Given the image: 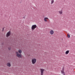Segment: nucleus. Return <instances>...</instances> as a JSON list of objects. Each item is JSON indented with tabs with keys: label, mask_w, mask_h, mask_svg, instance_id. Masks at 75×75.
<instances>
[{
	"label": "nucleus",
	"mask_w": 75,
	"mask_h": 75,
	"mask_svg": "<svg viewBox=\"0 0 75 75\" xmlns=\"http://www.w3.org/2000/svg\"><path fill=\"white\" fill-rule=\"evenodd\" d=\"M37 62V59H36L33 58L32 59V64H35Z\"/></svg>",
	"instance_id": "obj_1"
},
{
	"label": "nucleus",
	"mask_w": 75,
	"mask_h": 75,
	"mask_svg": "<svg viewBox=\"0 0 75 75\" xmlns=\"http://www.w3.org/2000/svg\"><path fill=\"white\" fill-rule=\"evenodd\" d=\"M16 56L19 57V58H21L22 57V55L21 53H19L18 52H16Z\"/></svg>",
	"instance_id": "obj_2"
},
{
	"label": "nucleus",
	"mask_w": 75,
	"mask_h": 75,
	"mask_svg": "<svg viewBox=\"0 0 75 75\" xmlns=\"http://www.w3.org/2000/svg\"><path fill=\"white\" fill-rule=\"evenodd\" d=\"M37 28V25H32L31 27V29L32 31H33Z\"/></svg>",
	"instance_id": "obj_3"
},
{
	"label": "nucleus",
	"mask_w": 75,
	"mask_h": 75,
	"mask_svg": "<svg viewBox=\"0 0 75 75\" xmlns=\"http://www.w3.org/2000/svg\"><path fill=\"white\" fill-rule=\"evenodd\" d=\"M40 71L41 73V75H44V69H40Z\"/></svg>",
	"instance_id": "obj_4"
},
{
	"label": "nucleus",
	"mask_w": 75,
	"mask_h": 75,
	"mask_svg": "<svg viewBox=\"0 0 75 75\" xmlns=\"http://www.w3.org/2000/svg\"><path fill=\"white\" fill-rule=\"evenodd\" d=\"M11 35V32L10 31H9L7 33L6 35V37H8L10 35Z\"/></svg>",
	"instance_id": "obj_5"
},
{
	"label": "nucleus",
	"mask_w": 75,
	"mask_h": 75,
	"mask_svg": "<svg viewBox=\"0 0 75 75\" xmlns=\"http://www.w3.org/2000/svg\"><path fill=\"white\" fill-rule=\"evenodd\" d=\"M50 35H53L54 34V32L53 30H51L50 31Z\"/></svg>",
	"instance_id": "obj_6"
},
{
	"label": "nucleus",
	"mask_w": 75,
	"mask_h": 75,
	"mask_svg": "<svg viewBox=\"0 0 75 75\" xmlns=\"http://www.w3.org/2000/svg\"><path fill=\"white\" fill-rule=\"evenodd\" d=\"M61 72L63 75H65V73L64 72V69H63L61 71Z\"/></svg>",
	"instance_id": "obj_7"
},
{
	"label": "nucleus",
	"mask_w": 75,
	"mask_h": 75,
	"mask_svg": "<svg viewBox=\"0 0 75 75\" xmlns=\"http://www.w3.org/2000/svg\"><path fill=\"white\" fill-rule=\"evenodd\" d=\"M58 12L59 14H62L63 13L62 10L59 11H58Z\"/></svg>",
	"instance_id": "obj_8"
},
{
	"label": "nucleus",
	"mask_w": 75,
	"mask_h": 75,
	"mask_svg": "<svg viewBox=\"0 0 75 75\" xmlns=\"http://www.w3.org/2000/svg\"><path fill=\"white\" fill-rule=\"evenodd\" d=\"M48 18H45L44 19V21L45 22H47L48 21Z\"/></svg>",
	"instance_id": "obj_9"
},
{
	"label": "nucleus",
	"mask_w": 75,
	"mask_h": 75,
	"mask_svg": "<svg viewBox=\"0 0 75 75\" xmlns=\"http://www.w3.org/2000/svg\"><path fill=\"white\" fill-rule=\"evenodd\" d=\"M7 65L8 67H11V64L10 63H7Z\"/></svg>",
	"instance_id": "obj_10"
},
{
	"label": "nucleus",
	"mask_w": 75,
	"mask_h": 75,
	"mask_svg": "<svg viewBox=\"0 0 75 75\" xmlns=\"http://www.w3.org/2000/svg\"><path fill=\"white\" fill-rule=\"evenodd\" d=\"M69 52V50H67V51H66L65 52L66 55H67V54H68Z\"/></svg>",
	"instance_id": "obj_11"
},
{
	"label": "nucleus",
	"mask_w": 75,
	"mask_h": 75,
	"mask_svg": "<svg viewBox=\"0 0 75 75\" xmlns=\"http://www.w3.org/2000/svg\"><path fill=\"white\" fill-rule=\"evenodd\" d=\"M54 0H51V4H52L53 3H54Z\"/></svg>",
	"instance_id": "obj_12"
},
{
	"label": "nucleus",
	"mask_w": 75,
	"mask_h": 75,
	"mask_svg": "<svg viewBox=\"0 0 75 75\" xmlns=\"http://www.w3.org/2000/svg\"><path fill=\"white\" fill-rule=\"evenodd\" d=\"M18 52H19L20 53V54H21V52H22L21 50H19L18 51Z\"/></svg>",
	"instance_id": "obj_13"
},
{
	"label": "nucleus",
	"mask_w": 75,
	"mask_h": 75,
	"mask_svg": "<svg viewBox=\"0 0 75 75\" xmlns=\"http://www.w3.org/2000/svg\"><path fill=\"white\" fill-rule=\"evenodd\" d=\"M67 37L68 38H70V35H69V34H67Z\"/></svg>",
	"instance_id": "obj_14"
},
{
	"label": "nucleus",
	"mask_w": 75,
	"mask_h": 75,
	"mask_svg": "<svg viewBox=\"0 0 75 75\" xmlns=\"http://www.w3.org/2000/svg\"><path fill=\"white\" fill-rule=\"evenodd\" d=\"M11 49V47H10L8 48V50H10V49Z\"/></svg>",
	"instance_id": "obj_15"
},
{
	"label": "nucleus",
	"mask_w": 75,
	"mask_h": 75,
	"mask_svg": "<svg viewBox=\"0 0 75 75\" xmlns=\"http://www.w3.org/2000/svg\"><path fill=\"white\" fill-rule=\"evenodd\" d=\"M3 30H4V28H3Z\"/></svg>",
	"instance_id": "obj_16"
}]
</instances>
